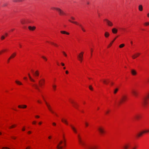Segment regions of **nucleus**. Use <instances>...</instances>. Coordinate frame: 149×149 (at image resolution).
<instances>
[{"instance_id":"nucleus-64","label":"nucleus","mask_w":149,"mask_h":149,"mask_svg":"<svg viewBox=\"0 0 149 149\" xmlns=\"http://www.w3.org/2000/svg\"><path fill=\"white\" fill-rule=\"evenodd\" d=\"M147 16L148 17H149V13L147 14Z\"/></svg>"},{"instance_id":"nucleus-57","label":"nucleus","mask_w":149,"mask_h":149,"mask_svg":"<svg viewBox=\"0 0 149 149\" xmlns=\"http://www.w3.org/2000/svg\"><path fill=\"white\" fill-rule=\"evenodd\" d=\"M71 18L73 20H75V18L73 17H71Z\"/></svg>"},{"instance_id":"nucleus-7","label":"nucleus","mask_w":149,"mask_h":149,"mask_svg":"<svg viewBox=\"0 0 149 149\" xmlns=\"http://www.w3.org/2000/svg\"><path fill=\"white\" fill-rule=\"evenodd\" d=\"M57 11L60 15H66V13L59 8L57 9Z\"/></svg>"},{"instance_id":"nucleus-31","label":"nucleus","mask_w":149,"mask_h":149,"mask_svg":"<svg viewBox=\"0 0 149 149\" xmlns=\"http://www.w3.org/2000/svg\"><path fill=\"white\" fill-rule=\"evenodd\" d=\"M116 38V37L109 44V45L108 46V47H110L112 45V43L114 42V41L115 40Z\"/></svg>"},{"instance_id":"nucleus-51","label":"nucleus","mask_w":149,"mask_h":149,"mask_svg":"<svg viewBox=\"0 0 149 149\" xmlns=\"http://www.w3.org/2000/svg\"><path fill=\"white\" fill-rule=\"evenodd\" d=\"M11 59V58L9 57L8 58V60H7V62L8 63H9L10 61V59Z\"/></svg>"},{"instance_id":"nucleus-23","label":"nucleus","mask_w":149,"mask_h":149,"mask_svg":"<svg viewBox=\"0 0 149 149\" xmlns=\"http://www.w3.org/2000/svg\"><path fill=\"white\" fill-rule=\"evenodd\" d=\"M61 121L63 123H64L65 124L67 125H68V122L66 119L63 118L61 119Z\"/></svg>"},{"instance_id":"nucleus-50","label":"nucleus","mask_w":149,"mask_h":149,"mask_svg":"<svg viewBox=\"0 0 149 149\" xmlns=\"http://www.w3.org/2000/svg\"><path fill=\"white\" fill-rule=\"evenodd\" d=\"M11 59V58L9 57L8 58V60H7V62L8 63H9L10 61V59Z\"/></svg>"},{"instance_id":"nucleus-34","label":"nucleus","mask_w":149,"mask_h":149,"mask_svg":"<svg viewBox=\"0 0 149 149\" xmlns=\"http://www.w3.org/2000/svg\"><path fill=\"white\" fill-rule=\"evenodd\" d=\"M29 79L32 82H34L35 80L32 79L31 77L30 76L29 74Z\"/></svg>"},{"instance_id":"nucleus-25","label":"nucleus","mask_w":149,"mask_h":149,"mask_svg":"<svg viewBox=\"0 0 149 149\" xmlns=\"http://www.w3.org/2000/svg\"><path fill=\"white\" fill-rule=\"evenodd\" d=\"M60 32L61 33L63 34H66L68 35H69V33L65 31H61Z\"/></svg>"},{"instance_id":"nucleus-35","label":"nucleus","mask_w":149,"mask_h":149,"mask_svg":"<svg viewBox=\"0 0 149 149\" xmlns=\"http://www.w3.org/2000/svg\"><path fill=\"white\" fill-rule=\"evenodd\" d=\"M144 133V132H143V131L142 132L139 133L138 135V136L139 137V136H141L142 134H143Z\"/></svg>"},{"instance_id":"nucleus-22","label":"nucleus","mask_w":149,"mask_h":149,"mask_svg":"<svg viewBox=\"0 0 149 149\" xmlns=\"http://www.w3.org/2000/svg\"><path fill=\"white\" fill-rule=\"evenodd\" d=\"M141 116L140 114H136L134 116L136 120L139 119L141 118Z\"/></svg>"},{"instance_id":"nucleus-14","label":"nucleus","mask_w":149,"mask_h":149,"mask_svg":"<svg viewBox=\"0 0 149 149\" xmlns=\"http://www.w3.org/2000/svg\"><path fill=\"white\" fill-rule=\"evenodd\" d=\"M27 107V105H19L18 106V107L20 109H25Z\"/></svg>"},{"instance_id":"nucleus-53","label":"nucleus","mask_w":149,"mask_h":149,"mask_svg":"<svg viewBox=\"0 0 149 149\" xmlns=\"http://www.w3.org/2000/svg\"><path fill=\"white\" fill-rule=\"evenodd\" d=\"M11 138L13 139H15L16 137L15 136H13L11 137Z\"/></svg>"},{"instance_id":"nucleus-44","label":"nucleus","mask_w":149,"mask_h":149,"mask_svg":"<svg viewBox=\"0 0 149 149\" xmlns=\"http://www.w3.org/2000/svg\"><path fill=\"white\" fill-rule=\"evenodd\" d=\"M89 88L90 90H93V88L92 87V86H91V85L89 87Z\"/></svg>"},{"instance_id":"nucleus-19","label":"nucleus","mask_w":149,"mask_h":149,"mask_svg":"<svg viewBox=\"0 0 149 149\" xmlns=\"http://www.w3.org/2000/svg\"><path fill=\"white\" fill-rule=\"evenodd\" d=\"M15 83L18 85H23V84L21 82L19 81L18 80H16L15 81Z\"/></svg>"},{"instance_id":"nucleus-39","label":"nucleus","mask_w":149,"mask_h":149,"mask_svg":"<svg viewBox=\"0 0 149 149\" xmlns=\"http://www.w3.org/2000/svg\"><path fill=\"white\" fill-rule=\"evenodd\" d=\"M73 106L75 108H76V109L77 108V105L76 103H74V104H73Z\"/></svg>"},{"instance_id":"nucleus-40","label":"nucleus","mask_w":149,"mask_h":149,"mask_svg":"<svg viewBox=\"0 0 149 149\" xmlns=\"http://www.w3.org/2000/svg\"><path fill=\"white\" fill-rule=\"evenodd\" d=\"M54 90H55L56 89V85H53L52 86Z\"/></svg>"},{"instance_id":"nucleus-54","label":"nucleus","mask_w":149,"mask_h":149,"mask_svg":"<svg viewBox=\"0 0 149 149\" xmlns=\"http://www.w3.org/2000/svg\"><path fill=\"white\" fill-rule=\"evenodd\" d=\"M4 36H5V37H7L8 36V33H5Z\"/></svg>"},{"instance_id":"nucleus-46","label":"nucleus","mask_w":149,"mask_h":149,"mask_svg":"<svg viewBox=\"0 0 149 149\" xmlns=\"http://www.w3.org/2000/svg\"><path fill=\"white\" fill-rule=\"evenodd\" d=\"M42 57L44 59V60H45L46 61H47V58L45 56H42Z\"/></svg>"},{"instance_id":"nucleus-60","label":"nucleus","mask_w":149,"mask_h":149,"mask_svg":"<svg viewBox=\"0 0 149 149\" xmlns=\"http://www.w3.org/2000/svg\"><path fill=\"white\" fill-rule=\"evenodd\" d=\"M37 101L38 103H41V102L39 100H38Z\"/></svg>"},{"instance_id":"nucleus-47","label":"nucleus","mask_w":149,"mask_h":149,"mask_svg":"<svg viewBox=\"0 0 149 149\" xmlns=\"http://www.w3.org/2000/svg\"><path fill=\"white\" fill-rule=\"evenodd\" d=\"M51 43L52 44L54 45V46H55L56 47H58V45L57 44H56L54 43L53 42H51Z\"/></svg>"},{"instance_id":"nucleus-2","label":"nucleus","mask_w":149,"mask_h":149,"mask_svg":"<svg viewBox=\"0 0 149 149\" xmlns=\"http://www.w3.org/2000/svg\"><path fill=\"white\" fill-rule=\"evenodd\" d=\"M148 100H149V92L143 99L142 103L144 106H145L148 104Z\"/></svg>"},{"instance_id":"nucleus-15","label":"nucleus","mask_w":149,"mask_h":149,"mask_svg":"<svg viewBox=\"0 0 149 149\" xmlns=\"http://www.w3.org/2000/svg\"><path fill=\"white\" fill-rule=\"evenodd\" d=\"M131 72L132 75L133 76H135L137 74L136 71L134 69H131Z\"/></svg>"},{"instance_id":"nucleus-56","label":"nucleus","mask_w":149,"mask_h":149,"mask_svg":"<svg viewBox=\"0 0 149 149\" xmlns=\"http://www.w3.org/2000/svg\"><path fill=\"white\" fill-rule=\"evenodd\" d=\"M35 86L36 87V88L39 91H40L39 89L38 88L37 86L36 85H35Z\"/></svg>"},{"instance_id":"nucleus-11","label":"nucleus","mask_w":149,"mask_h":149,"mask_svg":"<svg viewBox=\"0 0 149 149\" xmlns=\"http://www.w3.org/2000/svg\"><path fill=\"white\" fill-rule=\"evenodd\" d=\"M63 142L62 141H61L57 145L56 148L58 149H62L63 147L60 145L63 143Z\"/></svg>"},{"instance_id":"nucleus-8","label":"nucleus","mask_w":149,"mask_h":149,"mask_svg":"<svg viewBox=\"0 0 149 149\" xmlns=\"http://www.w3.org/2000/svg\"><path fill=\"white\" fill-rule=\"evenodd\" d=\"M98 130L101 134H102L105 133L104 128L102 127H99L98 128Z\"/></svg>"},{"instance_id":"nucleus-27","label":"nucleus","mask_w":149,"mask_h":149,"mask_svg":"<svg viewBox=\"0 0 149 149\" xmlns=\"http://www.w3.org/2000/svg\"><path fill=\"white\" fill-rule=\"evenodd\" d=\"M7 50L6 49H3L0 51V55L2 53L6 52Z\"/></svg>"},{"instance_id":"nucleus-55","label":"nucleus","mask_w":149,"mask_h":149,"mask_svg":"<svg viewBox=\"0 0 149 149\" xmlns=\"http://www.w3.org/2000/svg\"><path fill=\"white\" fill-rule=\"evenodd\" d=\"M22 131H24L25 130V128L24 127H23L22 129Z\"/></svg>"},{"instance_id":"nucleus-63","label":"nucleus","mask_w":149,"mask_h":149,"mask_svg":"<svg viewBox=\"0 0 149 149\" xmlns=\"http://www.w3.org/2000/svg\"><path fill=\"white\" fill-rule=\"evenodd\" d=\"M14 30V29H12L10 30V31L12 32Z\"/></svg>"},{"instance_id":"nucleus-16","label":"nucleus","mask_w":149,"mask_h":149,"mask_svg":"<svg viewBox=\"0 0 149 149\" xmlns=\"http://www.w3.org/2000/svg\"><path fill=\"white\" fill-rule=\"evenodd\" d=\"M132 93L135 97H136L138 95V93L136 90H132Z\"/></svg>"},{"instance_id":"nucleus-45","label":"nucleus","mask_w":149,"mask_h":149,"mask_svg":"<svg viewBox=\"0 0 149 149\" xmlns=\"http://www.w3.org/2000/svg\"><path fill=\"white\" fill-rule=\"evenodd\" d=\"M85 126L86 127L88 126V125H89L88 123L87 122H85Z\"/></svg>"},{"instance_id":"nucleus-26","label":"nucleus","mask_w":149,"mask_h":149,"mask_svg":"<svg viewBox=\"0 0 149 149\" xmlns=\"http://www.w3.org/2000/svg\"><path fill=\"white\" fill-rule=\"evenodd\" d=\"M103 82L104 83L106 84H107L109 82V80L108 79L107 80L104 79L102 80Z\"/></svg>"},{"instance_id":"nucleus-4","label":"nucleus","mask_w":149,"mask_h":149,"mask_svg":"<svg viewBox=\"0 0 149 149\" xmlns=\"http://www.w3.org/2000/svg\"><path fill=\"white\" fill-rule=\"evenodd\" d=\"M69 21L73 23H74V24H75L77 25H79V26H80L81 27V30L84 32H85V31H86L84 29V28H83V27L82 26V25L81 24H79V23H78V22H76L72 21L70 19L69 20Z\"/></svg>"},{"instance_id":"nucleus-59","label":"nucleus","mask_w":149,"mask_h":149,"mask_svg":"<svg viewBox=\"0 0 149 149\" xmlns=\"http://www.w3.org/2000/svg\"><path fill=\"white\" fill-rule=\"evenodd\" d=\"M61 65L63 66H64L65 65L63 63H61Z\"/></svg>"},{"instance_id":"nucleus-62","label":"nucleus","mask_w":149,"mask_h":149,"mask_svg":"<svg viewBox=\"0 0 149 149\" xmlns=\"http://www.w3.org/2000/svg\"><path fill=\"white\" fill-rule=\"evenodd\" d=\"M42 123V122H39V123H38V124H39V125H41V124Z\"/></svg>"},{"instance_id":"nucleus-17","label":"nucleus","mask_w":149,"mask_h":149,"mask_svg":"<svg viewBox=\"0 0 149 149\" xmlns=\"http://www.w3.org/2000/svg\"><path fill=\"white\" fill-rule=\"evenodd\" d=\"M140 54L139 53H137L133 55L132 56L133 59H135L136 57L139 56Z\"/></svg>"},{"instance_id":"nucleus-9","label":"nucleus","mask_w":149,"mask_h":149,"mask_svg":"<svg viewBox=\"0 0 149 149\" xmlns=\"http://www.w3.org/2000/svg\"><path fill=\"white\" fill-rule=\"evenodd\" d=\"M104 21L106 22L107 25L109 26H111L113 25L112 23L107 19H104Z\"/></svg>"},{"instance_id":"nucleus-48","label":"nucleus","mask_w":149,"mask_h":149,"mask_svg":"<svg viewBox=\"0 0 149 149\" xmlns=\"http://www.w3.org/2000/svg\"><path fill=\"white\" fill-rule=\"evenodd\" d=\"M149 132V129L148 130H146L145 131H143V132L146 133Z\"/></svg>"},{"instance_id":"nucleus-42","label":"nucleus","mask_w":149,"mask_h":149,"mask_svg":"<svg viewBox=\"0 0 149 149\" xmlns=\"http://www.w3.org/2000/svg\"><path fill=\"white\" fill-rule=\"evenodd\" d=\"M5 36L4 35L2 36L1 37V40H3L5 38Z\"/></svg>"},{"instance_id":"nucleus-3","label":"nucleus","mask_w":149,"mask_h":149,"mask_svg":"<svg viewBox=\"0 0 149 149\" xmlns=\"http://www.w3.org/2000/svg\"><path fill=\"white\" fill-rule=\"evenodd\" d=\"M127 99V95H123L120 100V101L118 102V104L119 105L121 104L122 103H123L125 102V101H126Z\"/></svg>"},{"instance_id":"nucleus-37","label":"nucleus","mask_w":149,"mask_h":149,"mask_svg":"<svg viewBox=\"0 0 149 149\" xmlns=\"http://www.w3.org/2000/svg\"><path fill=\"white\" fill-rule=\"evenodd\" d=\"M2 149H11L10 148L7 147H2Z\"/></svg>"},{"instance_id":"nucleus-28","label":"nucleus","mask_w":149,"mask_h":149,"mask_svg":"<svg viewBox=\"0 0 149 149\" xmlns=\"http://www.w3.org/2000/svg\"><path fill=\"white\" fill-rule=\"evenodd\" d=\"M143 6L142 5H139V10L140 11H142L143 10Z\"/></svg>"},{"instance_id":"nucleus-33","label":"nucleus","mask_w":149,"mask_h":149,"mask_svg":"<svg viewBox=\"0 0 149 149\" xmlns=\"http://www.w3.org/2000/svg\"><path fill=\"white\" fill-rule=\"evenodd\" d=\"M24 0H13V1L14 2H21Z\"/></svg>"},{"instance_id":"nucleus-21","label":"nucleus","mask_w":149,"mask_h":149,"mask_svg":"<svg viewBox=\"0 0 149 149\" xmlns=\"http://www.w3.org/2000/svg\"><path fill=\"white\" fill-rule=\"evenodd\" d=\"M41 81H39V84L41 86H42L45 82V80L44 79H42Z\"/></svg>"},{"instance_id":"nucleus-6","label":"nucleus","mask_w":149,"mask_h":149,"mask_svg":"<svg viewBox=\"0 0 149 149\" xmlns=\"http://www.w3.org/2000/svg\"><path fill=\"white\" fill-rule=\"evenodd\" d=\"M42 97H43V98L44 100V101H45V103L46 104V106H47L48 109L52 113H54V112L52 110V109H51V107L50 106V104H48L46 102V101L45 100L44 97L43 96H42Z\"/></svg>"},{"instance_id":"nucleus-38","label":"nucleus","mask_w":149,"mask_h":149,"mask_svg":"<svg viewBox=\"0 0 149 149\" xmlns=\"http://www.w3.org/2000/svg\"><path fill=\"white\" fill-rule=\"evenodd\" d=\"M124 46H125V45L124 44H122L120 45H119V47L120 48H121L123 47Z\"/></svg>"},{"instance_id":"nucleus-58","label":"nucleus","mask_w":149,"mask_h":149,"mask_svg":"<svg viewBox=\"0 0 149 149\" xmlns=\"http://www.w3.org/2000/svg\"><path fill=\"white\" fill-rule=\"evenodd\" d=\"M52 124L54 126H56V123H52Z\"/></svg>"},{"instance_id":"nucleus-5","label":"nucleus","mask_w":149,"mask_h":149,"mask_svg":"<svg viewBox=\"0 0 149 149\" xmlns=\"http://www.w3.org/2000/svg\"><path fill=\"white\" fill-rule=\"evenodd\" d=\"M84 52H81L77 56L78 59L81 62L82 61L83 59Z\"/></svg>"},{"instance_id":"nucleus-49","label":"nucleus","mask_w":149,"mask_h":149,"mask_svg":"<svg viewBox=\"0 0 149 149\" xmlns=\"http://www.w3.org/2000/svg\"><path fill=\"white\" fill-rule=\"evenodd\" d=\"M63 52V54H64V55L65 56H67V55L65 53V52H64L63 51V52Z\"/></svg>"},{"instance_id":"nucleus-24","label":"nucleus","mask_w":149,"mask_h":149,"mask_svg":"<svg viewBox=\"0 0 149 149\" xmlns=\"http://www.w3.org/2000/svg\"><path fill=\"white\" fill-rule=\"evenodd\" d=\"M112 32L114 33H116L117 32L118 30L115 28H113L112 30Z\"/></svg>"},{"instance_id":"nucleus-36","label":"nucleus","mask_w":149,"mask_h":149,"mask_svg":"<svg viewBox=\"0 0 149 149\" xmlns=\"http://www.w3.org/2000/svg\"><path fill=\"white\" fill-rule=\"evenodd\" d=\"M35 75H36V76H38V75H39V73H38V71H36L35 73Z\"/></svg>"},{"instance_id":"nucleus-12","label":"nucleus","mask_w":149,"mask_h":149,"mask_svg":"<svg viewBox=\"0 0 149 149\" xmlns=\"http://www.w3.org/2000/svg\"><path fill=\"white\" fill-rule=\"evenodd\" d=\"M70 126L72 130L73 131V132L76 134H77V129L73 125H70Z\"/></svg>"},{"instance_id":"nucleus-18","label":"nucleus","mask_w":149,"mask_h":149,"mask_svg":"<svg viewBox=\"0 0 149 149\" xmlns=\"http://www.w3.org/2000/svg\"><path fill=\"white\" fill-rule=\"evenodd\" d=\"M16 55L17 53L16 52H13L11 54L10 57L11 58V59L13 58L16 56Z\"/></svg>"},{"instance_id":"nucleus-20","label":"nucleus","mask_w":149,"mask_h":149,"mask_svg":"<svg viewBox=\"0 0 149 149\" xmlns=\"http://www.w3.org/2000/svg\"><path fill=\"white\" fill-rule=\"evenodd\" d=\"M36 29V27L35 26H29V29L30 31H33Z\"/></svg>"},{"instance_id":"nucleus-30","label":"nucleus","mask_w":149,"mask_h":149,"mask_svg":"<svg viewBox=\"0 0 149 149\" xmlns=\"http://www.w3.org/2000/svg\"><path fill=\"white\" fill-rule=\"evenodd\" d=\"M119 90V88H116L113 91V93L114 94H116L117 93L118 91Z\"/></svg>"},{"instance_id":"nucleus-13","label":"nucleus","mask_w":149,"mask_h":149,"mask_svg":"<svg viewBox=\"0 0 149 149\" xmlns=\"http://www.w3.org/2000/svg\"><path fill=\"white\" fill-rule=\"evenodd\" d=\"M20 22L22 24H25L27 23V19L23 18L21 20Z\"/></svg>"},{"instance_id":"nucleus-10","label":"nucleus","mask_w":149,"mask_h":149,"mask_svg":"<svg viewBox=\"0 0 149 149\" xmlns=\"http://www.w3.org/2000/svg\"><path fill=\"white\" fill-rule=\"evenodd\" d=\"M130 146V144L129 143L125 144L123 146V149H128Z\"/></svg>"},{"instance_id":"nucleus-43","label":"nucleus","mask_w":149,"mask_h":149,"mask_svg":"<svg viewBox=\"0 0 149 149\" xmlns=\"http://www.w3.org/2000/svg\"><path fill=\"white\" fill-rule=\"evenodd\" d=\"M58 8H56V7H52L51 8L52 9H53V10H57V9H58Z\"/></svg>"},{"instance_id":"nucleus-61","label":"nucleus","mask_w":149,"mask_h":149,"mask_svg":"<svg viewBox=\"0 0 149 149\" xmlns=\"http://www.w3.org/2000/svg\"><path fill=\"white\" fill-rule=\"evenodd\" d=\"M65 73L66 74H68V70H66L65 71Z\"/></svg>"},{"instance_id":"nucleus-32","label":"nucleus","mask_w":149,"mask_h":149,"mask_svg":"<svg viewBox=\"0 0 149 149\" xmlns=\"http://www.w3.org/2000/svg\"><path fill=\"white\" fill-rule=\"evenodd\" d=\"M16 125L14 124L9 127V128L10 129H12L16 127Z\"/></svg>"},{"instance_id":"nucleus-1","label":"nucleus","mask_w":149,"mask_h":149,"mask_svg":"<svg viewBox=\"0 0 149 149\" xmlns=\"http://www.w3.org/2000/svg\"><path fill=\"white\" fill-rule=\"evenodd\" d=\"M78 141L79 143L83 146L85 149H97V147L95 145H89L87 146H85V142L82 140L79 134L78 135Z\"/></svg>"},{"instance_id":"nucleus-41","label":"nucleus","mask_w":149,"mask_h":149,"mask_svg":"<svg viewBox=\"0 0 149 149\" xmlns=\"http://www.w3.org/2000/svg\"><path fill=\"white\" fill-rule=\"evenodd\" d=\"M145 26H147L149 25V22H146L144 23Z\"/></svg>"},{"instance_id":"nucleus-29","label":"nucleus","mask_w":149,"mask_h":149,"mask_svg":"<svg viewBox=\"0 0 149 149\" xmlns=\"http://www.w3.org/2000/svg\"><path fill=\"white\" fill-rule=\"evenodd\" d=\"M109 35V33L107 32H106L104 33V36L106 38H108Z\"/></svg>"},{"instance_id":"nucleus-52","label":"nucleus","mask_w":149,"mask_h":149,"mask_svg":"<svg viewBox=\"0 0 149 149\" xmlns=\"http://www.w3.org/2000/svg\"><path fill=\"white\" fill-rule=\"evenodd\" d=\"M27 78L26 77H23V79L24 80H27Z\"/></svg>"}]
</instances>
